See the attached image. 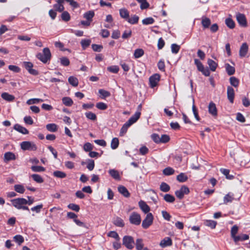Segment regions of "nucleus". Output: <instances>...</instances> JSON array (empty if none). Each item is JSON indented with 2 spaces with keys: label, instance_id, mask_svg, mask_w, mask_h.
<instances>
[{
  "label": "nucleus",
  "instance_id": "4",
  "mask_svg": "<svg viewBox=\"0 0 250 250\" xmlns=\"http://www.w3.org/2000/svg\"><path fill=\"white\" fill-rule=\"evenodd\" d=\"M123 244L127 249L131 250L134 248V241L131 236L126 235L123 237Z\"/></svg>",
  "mask_w": 250,
  "mask_h": 250
},
{
  "label": "nucleus",
  "instance_id": "36",
  "mask_svg": "<svg viewBox=\"0 0 250 250\" xmlns=\"http://www.w3.org/2000/svg\"><path fill=\"white\" fill-rule=\"evenodd\" d=\"M68 81L69 83L73 86H77L78 85V80L76 77L70 76Z\"/></svg>",
  "mask_w": 250,
  "mask_h": 250
},
{
  "label": "nucleus",
  "instance_id": "29",
  "mask_svg": "<svg viewBox=\"0 0 250 250\" xmlns=\"http://www.w3.org/2000/svg\"><path fill=\"white\" fill-rule=\"evenodd\" d=\"M229 82L230 84L235 87H238L239 84V80L235 77H231L229 78Z\"/></svg>",
  "mask_w": 250,
  "mask_h": 250
},
{
  "label": "nucleus",
  "instance_id": "47",
  "mask_svg": "<svg viewBox=\"0 0 250 250\" xmlns=\"http://www.w3.org/2000/svg\"><path fill=\"white\" fill-rule=\"evenodd\" d=\"M43 100L42 99H38V98H34V99H30L28 100H27L26 103L28 105L32 104H38L40 102H42Z\"/></svg>",
  "mask_w": 250,
  "mask_h": 250
},
{
  "label": "nucleus",
  "instance_id": "38",
  "mask_svg": "<svg viewBox=\"0 0 250 250\" xmlns=\"http://www.w3.org/2000/svg\"><path fill=\"white\" fill-rule=\"evenodd\" d=\"M109 173L111 177L115 179H120V175L119 172L115 169H110L109 170Z\"/></svg>",
  "mask_w": 250,
  "mask_h": 250
},
{
  "label": "nucleus",
  "instance_id": "37",
  "mask_svg": "<svg viewBox=\"0 0 250 250\" xmlns=\"http://www.w3.org/2000/svg\"><path fill=\"white\" fill-rule=\"evenodd\" d=\"M174 169L172 167H167L163 170V173L165 175L169 176L174 174Z\"/></svg>",
  "mask_w": 250,
  "mask_h": 250
},
{
  "label": "nucleus",
  "instance_id": "15",
  "mask_svg": "<svg viewBox=\"0 0 250 250\" xmlns=\"http://www.w3.org/2000/svg\"><path fill=\"white\" fill-rule=\"evenodd\" d=\"M172 240L169 237H165L160 242V245L162 248H165L172 245Z\"/></svg>",
  "mask_w": 250,
  "mask_h": 250
},
{
  "label": "nucleus",
  "instance_id": "6",
  "mask_svg": "<svg viewBox=\"0 0 250 250\" xmlns=\"http://www.w3.org/2000/svg\"><path fill=\"white\" fill-rule=\"evenodd\" d=\"M12 205L18 209H21V207L26 205V199L23 198H18L12 200Z\"/></svg>",
  "mask_w": 250,
  "mask_h": 250
},
{
  "label": "nucleus",
  "instance_id": "45",
  "mask_svg": "<svg viewBox=\"0 0 250 250\" xmlns=\"http://www.w3.org/2000/svg\"><path fill=\"white\" fill-rule=\"evenodd\" d=\"M14 240L19 245H21L24 241V238L21 235H15L13 237Z\"/></svg>",
  "mask_w": 250,
  "mask_h": 250
},
{
  "label": "nucleus",
  "instance_id": "42",
  "mask_svg": "<svg viewBox=\"0 0 250 250\" xmlns=\"http://www.w3.org/2000/svg\"><path fill=\"white\" fill-rule=\"evenodd\" d=\"M31 176L33 179L38 183H42L43 182V178L39 174H33L31 175Z\"/></svg>",
  "mask_w": 250,
  "mask_h": 250
},
{
  "label": "nucleus",
  "instance_id": "64",
  "mask_svg": "<svg viewBox=\"0 0 250 250\" xmlns=\"http://www.w3.org/2000/svg\"><path fill=\"white\" fill-rule=\"evenodd\" d=\"M151 138L155 143L157 144L160 143V137L158 134L156 133H153L151 135Z\"/></svg>",
  "mask_w": 250,
  "mask_h": 250
},
{
  "label": "nucleus",
  "instance_id": "24",
  "mask_svg": "<svg viewBox=\"0 0 250 250\" xmlns=\"http://www.w3.org/2000/svg\"><path fill=\"white\" fill-rule=\"evenodd\" d=\"M53 175L57 178L63 179L66 177V174L62 171L56 170L53 173Z\"/></svg>",
  "mask_w": 250,
  "mask_h": 250
},
{
  "label": "nucleus",
  "instance_id": "5",
  "mask_svg": "<svg viewBox=\"0 0 250 250\" xmlns=\"http://www.w3.org/2000/svg\"><path fill=\"white\" fill-rule=\"evenodd\" d=\"M129 220L130 223L134 225H139L141 222L140 215L136 212H133L130 214Z\"/></svg>",
  "mask_w": 250,
  "mask_h": 250
},
{
  "label": "nucleus",
  "instance_id": "48",
  "mask_svg": "<svg viewBox=\"0 0 250 250\" xmlns=\"http://www.w3.org/2000/svg\"><path fill=\"white\" fill-rule=\"evenodd\" d=\"M144 244L142 239H137L136 241V248L137 250L143 249Z\"/></svg>",
  "mask_w": 250,
  "mask_h": 250
},
{
  "label": "nucleus",
  "instance_id": "26",
  "mask_svg": "<svg viewBox=\"0 0 250 250\" xmlns=\"http://www.w3.org/2000/svg\"><path fill=\"white\" fill-rule=\"evenodd\" d=\"M208 64L210 70L215 71L217 66V63L211 59H208Z\"/></svg>",
  "mask_w": 250,
  "mask_h": 250
},
{
  "label": "nucleus",
  "instance_id": "51",
  "mask_svg": "<svg viewBox=\"0 0 250 250\" xmlns=\"http://www.w3.org/2000/svg\"><path fill=\"white\" fill-rule=\"evenodd\" d=\"M107 236L115 239L117 241H120V238L118 234L115 231H110L107 234Z\"/></svg>",
  "mask_w": 250,
  "mask_h": 250
},
{
  "label": "nucleus",
  "instance_id": "30",
  "mask_svg": "<svg viewBox=\"0 0 250 250\" xmlns=\"http://www.w3.org/2000/svg\"><path fill=\"white\" fill-rule=\"evenodd\" d=\"M95 13L93 11H89L83 14V17L88 21H91L94 16Z\"/></svg>",
  "mask_w": 250,
  "mask_h": 250
},
{
  "label": "nucleus",
  "instance_id": "43",
  "mask_svg": "<svg viewBox=\"0 0 250 250\" xmlns=\"http://www.w3.org/2000/svg\"><path fill=\"white\" fill-rule=\"evenodd\" d=\"M225 23L227 26L230 29H233L235 27V23L234 21L230 18H227L226 19Z\"/></svg>",
  "mask_w": 250,
  "mask_h": 250
},
{
  "label": "nucleus",
  "instance_id": "62",
  "mask_svg": "<svg viewBox=\"0 0 250 250\" xmlns=\"http://www.w3.org/2000/svg\"><path fill=\"white\" fill-rule=\"evenodd\" d=\"M96 107L100 110H105L107 108V105L103 102H99L96 104Z\"/></svg>",
  "mask_w": 250,
  "mask_h": 250
},
{
  "label": "nucleus",
  "instance_id": "39",
  "mask_svg": "<svg viewBox=\"0 0 250 250\" xmlns=\"http://www.w3.org/2000/svg\"><path fill=\"white\" fill-rule=\"evenodd\" d=\"M31 169L33 172H43L45 170V168L44 167L39 166H32L31 167Z\"/></svg>",
  "mask_w": 250,
  "mask_h": 250
},
{
  "label": "nucleus",
  "instance_id": "10",
  "mask_svg": "<svg viewBox=\"0 0 250 250\" xmlns=\"http://www.w3.org/2000/svg\"><path fill=\"white\" fill-rule=\"evenodd\" d=\"M236 20L241 26L246 27L247 26V20L244 14L241 13L237 14Z\"/></svg>",
  "mask_w": 250,
  "mask_h": 250
},
{
  "label": "nucleus",
  "instance_id": "35",
  "mask_svg": "<svg viewBox=\"0 0 250 250\" xmlns=\"http://www.w3.org/2000/svg\"><path fill=\"white\" fill-rule=\"evenodd\" d=\"M160 189L161 191L167 192L169 191V186L165 182H162L160 186Z\"/></svg>",
  "mask_w": 250,
  "mask_h": 250
},
{
  "label": "nucleus",
  "instance_id": "52",
  "mask_svg": "<svg viewBox=\"0 0 250 250\" xmlns=\"http://www.w3.org/2000/svg\"><path fill=\"white\" fill-rule=\"evenodd\" d=\"M95 167L94 161L92 159H88L87 160V165L86 167L90 171L92 170Z\"/></svg>",
  "mask_w": 250,
  "mask_h": 250
},
{
  "label": "nucleus",
  "instance_id": "25",
  "mask_svg": "<svg viewBox=\"0 0 250 250\" xmlns=\"http://www.w3.org/2000/svg\"><path fill=\"white\" fill-rule=\"evenodd\" d=\"M139 19V18L138 16L134 15L131 18L129 17L126 21L128 23L131 24H135L138 22Z\"/></svg>",
  "mask_w": 250,
  "mask_h": 250
},
{
  "label": "nucleus",
  "instance_id": "49",
  "mask_svg": "<svg viewBox=\"0 0 250 250\" xmlns=\"http://www.w3.org/2000/svg\"><path fill=\"white\" fill-rule=\"evenodd\" d=\"M119 146V140L117 138L112 139L111 143V147L113 149H116Z\"/></svg>",
  "mask_w": 250,
  "mask_h": 250
},
{
  "label": "nucleus",
  "instance_id": "50",
  "mask_svg": "<svg viewBox=\"0 0 250 250\" xmlns=\"http://www.w3.org/2000/svg\"><path fill=\"white\" fill-rule=\"evenodd\" d=\"M14 189L16 192L20 193H23L25 191V189L21 185H15L14 186Z\"/></svg>",
  "mask_w": 250,
  "mask_h": 250
},
{
  "label": "nucleus",
  "instance_id": "22",
  "mask_svg": "<svg viewBox=\"0 0 250 250\" xmlns=\"http://www.w3.org/2000/svg\"><path fill=\"white\" fill-rule=\"evenodd\" d=\"M1 97L3 100L8 102H12L15 99V97L13 95L9 94L6 92L2 93Z\"/></svg>",
  "mask_w": 250,
  "mask_h": 250
},
{
  "label": "nucleus",
  "instance_id": "41",
  "mask_svg": "<svg viewBox=\"0 0 250 250\" xmlns=\"http://www.w3.org/2000/svg\"><path fill=\"white\" fill-rule=\"evenodd\" d=\"M164 199L167 203H173L175 201V197L169 194H166L164 196Z\"/></svg>",
  "mask_w": 250,
  "mask_h": 250
},
{
  "label": "nucleus",
  "instance_id": "27",
  "mask_svg": "<svg viewBox=\"0 0 250 250\" xmlns=\"http://www.w3.org/2000/svg\"><path fill=\"white\" fill-rule=\"evenodd\" d=\"M62 103L67 106H71L73 104V102L72 100L68 97H65L62 98Z\"/></svg>",
  "mask_w": 250,
  "mask_h": 250
},
{
  "label": "nucleus",
  "instance_id": "16",
  "mask_svg": "<svg viewBox=\"0 0 250 250\" xmlns=\"http://www.w3.org/2000/svg\"><path fill=\"white\" fill-rule=\"evenodd\" d=\"M208 112L212 116H216L217 114L215 104L212 102L208 105Z\"/></svg>",
  "mask_w": 250,
  "mask_h": 250
},
{
  "label": "nucleus",
  "instance_id": "58",
  "mask_svg": "<svg viewBox=\"0 0 250 250\" xmlns=\"http://www.w3.org/2000/svg\"><path fill=\"white\" fill-rule=\"evenodd\" d=\"M238 227L236 225L233 226L231 229V236L234 239L235 237L236 236V234L238 232Z\"/></svg>",
  "mask_w": 250,
  "mask_h": 250
},
{
  "label": "nucleus",
  "instance_id": "31",
  "mask_svg": "<svg viewBox=\"0 0 250 250\" xmlns=\"http://www.w3.org/2000/svg\"><path fill=\"white\" fill-rule=\"evenodd\" d=\"M226 70L229 76L233 75L235 73V68L229 63L226 64Z\"/></svg>",
  "mask_w": 250,
  "mask_h": 250
},
{
  "label": "nucleus",
  "instance_id": "44",
  "mask_svg": "<svg viewBox=\"0 0 250 250\" xmlns=\"http://www.w3.org/2000/svg\"><path fill=\"white\" fill-rule=\"evenodd\" d=\"M46 129L51 132H56L57 130V125L55 124H49L46 126Z\"/></svg>",
  "mask_w": 250,
  "mask_h": 250
},
{
  "label": "nucleus",
  "instance_id": "13",
  "mask_svg": "<svg viewBox=\"0 0 250 250\" xmlns=\"http://www.w3.org/2000/svg\"><path fill=\"white\" fill-rule=\"evenodd\" d=\"M139 206L140 208L141 209V210L145 213H148L149 211H150V208L146 204L145 202L144 201L141 200L139 202Z\"/></svg>",
  "mask_w": 250,
  "mask_h": 250
},
{
  "label": "nucleus",
  "instance_id": "7",
  "mask_svg": "<svg viewBox=\"0 0 250 250\" xmlns=\"http://www.w3.org/2000/svg\"><path fill=\"white\" fill-rule=\"evenodd\" d=\"M153 216L151 213H148L146 214L145 219L143 221L142 226L145 229H147L151 226L153 223Z\"/></svg>",
  "mask_w": 250,
  "mask_h": 250
},
{
  "label": "nucleus",
  "instance_id": "55",
  "mask_svg": "<svg viewBox=\"0 0 250 250\" xmlns=\"http://www.w3.org/2000/svg\"><path fill=\"white\" fill-rule=\"evenodd\" d=\"M62 19L65 21H68L70 19L69 14L67 11H64L61 15Z\"/></svg>",
  "mask_w": 250,
  "mask_h": 250
},
{
  "label": "nucleus",
  "instance_id": "53",
  "mask_svg": "<svg viewBox=\"0 0 250 250\" xmlns=\"http://www.w3.org/2000/svg\"><path fill=\"white\" fill-rule=\"evenodd\" d=\"M154 20L151 17L146 18L142 21V23L144 25H148L153 24L154 22Z\"/></svg>",
  "mask_w": 250,
  "mask_h": 250
},
{
  "label": "nucleus",
  "instance_id": "11",
  "mask_svg": "<svg viewBox=\"0 0 250 250\" xmlns=\"http://www.w3.org/2000/svg\"><path fill=\"white\" fill-rule=\"evenodd\" d=\"M249 51V46L246 42H244L240 46L239 55L240 58L245 57Z\"/></svg>",
  "mask_w": 250,
  "mask_h": 250
},
{
  "label": "nucleus",
  "instance_id": "8",
  "mask_svg": "<svg viewBox=\"0 0 250 250\" xmlns=\"http://www.w3.org/2000/svg\"><path fill=\"white\" fill-rule=\"evenodd\" d=\"M23 66L30 74L34 76H37L39 74V72L37 70L32 68L33 64L32 62H23Z\"/></svg>",
  "mask_w": 250,
  "mask_h": 250
},
{
  "label": "nucleus",
  "instance_id": "12",
  "mask_svg": "<svg viewBox=\"0 0 250 250\" xmlns=\"http://www.w3.org/2000/svg\"><path fill=\"white\" fill-rule=\"evenodd\" d=\"M227 97L230 103H233L234 98V91L233 88L230 86L227 87Z\"/></svg>",
  "mask_w": 250,
  "mask_h": 250
},
{
  "label": "nucleus",
  "instance_id": "21",
  "mask_svg": "<svg viewBox=\"0 0 250 250\" xmlns=\"http://www.w3.org/2000/svg\"><path fill=\"white\" fill-rule=\"evenodd\" d=\"M249 238L248 235L246 234H242L238 236H236L233 240L235 243L239 241H243L248 240Z\"/></svg>",
  "mask_w": 250,
  "mask_h": 250
},
{
  "label": "nucleus",
  "instance_id": "33",
  "mask_svg": "<svg viewBox=\"0 0 250 250\" xmlns=\"http://www.w3.org/2000/svg\"><path fill=\"white\" fill-rule=\"evenodd\" d=\"M144 54V51L142 49L138 48L134 51V57L136 59L139 58Z\"/></svg>",
  "mask_w": 250,
  "mask_h": 250
},
{
  "label": "nucleus",
  "instance_id": "61",
  "mask_svg": "<svg viewBox=\"0 0 250 250\" xmlns=\"http://www.w3.org/2000/svg\"><path fill=\"white\" fill-rule=\"evenodd\" d=\"M132 35V31L131 30H125L123 35L122 38L124 39H127L129 38Z\"/></svg>",
  "mask_w": 250,
  "mask_h": 250
},
{
  "label": "nucleus",
  "instance_id": "2",
  "mask_svg": "<svg viewBox=\"0 0 250 250\" xmlns=\"http://www.w3.org/2000/svg\"><path fill=\"white\" fill-rule=\"evenodd\" d=\"M36 57L42 62L45 63L47 62L48 61L50 60L51 54L49 49L47 47H46L43 49L42 53H38L36 55Z\"/></svg>",
  "mask_w": 250,
  "mask_h": 250
},
{
  "label": "nucleus",
  "instance_id": "60",
  "mask_svg": "<svg viewBox=\"0 0 250 250\" xmlns=\"http://www.w3.org/2000/svg\"><path fill=\"white\" fill-rule=\"evenodd\" d=\"M99 93L101 95H102L103 96L102 97L103 99L108 97L110 95V93L108 91H106L104 89H102L99 90Z\"/></svg>",
  "mask_w": 250,
  "mask_h": 250
},
{
  "label": "nucleus",
  "instance_id": "57",
  "mask_svg": "<svg viewBox=\"0 0 250 250\" xmlns=\"http://www.w3.org/2000/svg\"><path fill=\"white\" fill-rule=\"evenodd\" d=\"M233 200L232 195H230L229 193L225 195L224 198V202L225 204H227L229 202H231Z\"/></svg>",
  "mask_w": 250,
  "mask_h": 250
},
{
  "label": "nucleus",
  "instance_id": "14",
  "mask_svg": "<svg viewBox=\"0 0 250 250\" xmlns=\"http://www.w3.org/2000/svg\"><path fill=\"white\" fill-rule=\"evenodd\" d=\"M14 129L22 134H28V130L24 127L19 124H16L14 126Z\"/></svg>",
  "mask_w": 250,
  "mask_h": 250
},
{
  "label": "nucleus",
  "instance_id": "56",
  "mask_svg": "<svg viewBox=\"0 0 250 250\" xmlns=\"http://www.w3.org/2000/svg\"><path fill=\"white\" fill-rule=\"evenodd\" d=\"M205 223L206 226L211 229H214L217 224L216 222L213 220H207Z\"/></svg>",
  "mask_w": 250,
  "mask_h": 250
},
{
  "label": "nucleus",
  "instance_id": "54",
  "mask_svg": "<svg viewBox=\"0 0 250 250\" xmlns=\"http://www.w3.org/2000/svg\"><path fill=\"white\" fill-rule=\"evenodd\" d=\"M171 52L173 54H177L179 51L180 46L177 44L173 43L171 45Z\"/></svg>",
  "mask_w": 250,
  "mask_h": 250
},
{
  "label": "nucleus",
  "instance_id": "28",
  "mask_svg": "<svg viewBox=\"0 0 250 250\" xmlns=\"http://www.w3.org/2000/svg\"><path fill=\"white\" fill-rule=\"evenodd\" d=\"M177 180L181 183L186 182L188 179V176L184 173H181L177 176Z\"/></svg>",
  "mask_w": 250,
  "mask_h": 250
},
{
  "label": "nucleus",
  "instance_id": "18",
  "mask_svg": "<svg viewBox=\"0 0 250 250\" xmlns=\"http://www.w3.org/2000/svg\"><path fill=\"white\" fill-rule=\"evenodd\" d=\"M57 3L54 5V7L56 10L59 12H62L64 10V7L62 5L63 0H57Z\"/></svg>",
  "mask_w": 250,
  "mask_h": 250
},
{
  "label": "nucleus",
  "instance_id": "32",
  "mask_svg": "<svg viewBox=\"0 0 250 250\" xmlns=\"http://www.w3.org/2000/svg\"><path fill=\"white\" fill-rule=\"evenodd\" d=\"M113 224L115 226H116L117 227H123L125 225V224L124 223V221H123V219H122L120 217H116L114 220Z\"/></svg>",
  "mask_w": 250,
  "mask_h": 250
},
{
  "label": "nucleus",
  "instance_id": "34",
  "mask_svg": "<svg viewBox=\"0 0 250 250\" xmlns=\"http://www.w3.org/2000/svg\"><path fill=\"white\" fill-rule=\"evenodd\" d=\"M91 40L89 39H83L81 42V44L83 50L88 47L91 43Z\"/></svg>",
  "mask_w": 250,
  "mask_h": 250
},
{
  "label": "nucleus",
  "instance_id": "1",
  "mask_svg": "<svg viewBox=\"0 0 250 250\" xmlns=\"http://www.w3.org/2000/svg\"><path fill=\"white\" fill-rule=\"evenodd\" d=\"M140 115L141 112L140 111L136 112L132 116L125 124H124L120 130V135L121 136H124L126 133L128 128L132 125L137 122V121L139 119Z\"/></svg>",
  "mask_w": 250,
  "mask_h": 250
},
{
  "label": "nucleus",
  "instance_id": "59",
  "mask_svg": "<svg viewBox=\"0 0 250 250\" xmlns=\"http://www.w3.org/2000/svg\"><path fill=\"white\" fill-rule=\"evenodd\" d=\"M107 70L113 73H117L119 70V68L117 65H112L107 67Z\"/></svg>",
  "mask_w": 250,
  "mask_h": 250
},
{
  "label": "nucleus",
  "instance_id": "46",
  "mask_svg": "<svg viewBox=\"0 0 250 250\" xmlns=\"http://www.w3.org/2000/svg\"><path fill=\"white\" fill-rule=\"evenodd\" d=\"M86 117L91 120L95 121L97 119L96 115L90 111L87 112L85 113Z\"/></svg>",
  "mask_w": 250,
  "mask_h": 250
},
{
  "label": "nucleus",
  "instance_id": "17",
  "mask_svg": "<svg viewBox=\"0 0 250 250\" xmlns=\"http://www.w3.org/2000/svg\"><path fill=\"white\" fill-rule=\"evenodd\" d=\"M118 191L125 197H129L130 193L125 187L123 186H120L118 188Z\"/></svg>",
  "mask_w": 250,
  "mask_h": 250
},
{
  "label": "nucleus",
  "instance_id": "3",
  "mask_svg": "<svg viewBox=\"0 0 250 250\" xmlns=\"http://www.w3.org/2000/svg\"><path fill=\"white\" fill-rule=\"evenodd\" d=\"M21 147L23 150L35 151L37 149L36 145L34 142L30 141L21 142Z\"/></svg>",
  "mask_w": 250,
  "mask_h": 250
},
{
  "label": "nucleus",
  "instance_id": "20",
  "mask_svg": "<svg viewBox=\"0 0 250 250\" xmlns=\"http://www.w3.org/2000/svg\"><path fill=\"white\" fill-rule=\"evenodd\" d=\"M201 23L204 28H208L211 24V21L208 18L203 17Z\"/></svg>",
  "mask_w": 250,
  "mask_h": 250
},
{
  "label": "nucleus",
  "instance_id": "23",
  "mask_svg": "<svg viewBox=\"0 0 250 250\" xmlns=\"http://www.w3.org/2000/svg\"><path fill=\"white\" fill-rule=\"evenodd\" d=\"M4 158L5 161H9L11 160H15L16 159L15 154L11 152H6L4 154Z\"/></svg>",
  "mask_w": 250,
  "mask_h": 250
},
{
  "label": "nucleus",
  "instance_id": "40",
  "mask_svg": "<svg viewBox=\"0 0 250 250\" xmlns=\"http://www.w3.org/2000/svg\"><path fill=\"white\" fill-rule=\"evenodd\" d=\"M140 3V8L142 10L146 9L149 6V4L147 2L146 0H136Z\"/></svg>",
  "mask_w": 250,
  "mask_h": 250
},
{
  "label": "nucleus",
  "instance_id": "19",
  "mask_svg": "<svg viewBox=\"0 0 250 250\" xmlns=\"http://www.w3.org/2000/svg\"><path fill=\"white\" fill-rule=\"evenodd\" d=\"M119 14L121 17L125 19L126 21L129 18V12L125 8H121L119 10Z\"/></svg>",
  "mask_w": 250,
  "mask_h": 250
},
{
  "label": "nucleus",
  "instance_id": "9",
  "mask_svg": "<svg viewBox=\"0 0 250 250\" xmlns=\"http://www.w3.org/2000/svg\"><path fill=\"white\" fill-rule=\"evenodd\" d=\"M160 79V75L159 74H154L150 77L149 79L150 86L153 88L155 87Z\"/></svg>",
  "mask_w": 250,
  "mask_h": 250
},
{
  "label": "nucleus",
  "instance_id": "63",
  "mask_svg": "<svg viewBox=\"0 0 250 250\" xmlns=\"http://www.w3.org/2000/svg\"><path fill=\"white\" fill-rule=\"evenodd\" d=\"M93 146L90 143H86L83 145V149L86 152H90L93 149Z\"/></svg>",
  "mask_w": 250,
  "mask_h": 250
}]
</instances>
